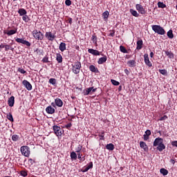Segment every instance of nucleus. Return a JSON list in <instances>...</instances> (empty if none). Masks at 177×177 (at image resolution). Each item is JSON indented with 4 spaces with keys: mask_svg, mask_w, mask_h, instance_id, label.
I'll use <instances>...</instances> for the list:
<instances>
[{
    "mask_svg": "<svg viewBox=\"0 0 177 177\" xmlns=\"http://www.w3.org/2000/svg\"><path fill=\"white\" fill-rule=\"evenodd\" d=\"M153 147H156L158 151L161 152L165 150V145H164V140L160 137L156 138L153 144Z\"/></svg>",
    "mask_w": 177,
    "mask_h": 177,
    "instance_id": "nucleus-1",
    "label": "nucleus"
},
{
    "mask_svg": "<svg viewBox=\"0 0 177 177\" xmlns=\"http://www.w3.org/2000/svg\"><path fill=\"white\" fill-rule=\"evenodd\" d=\"M82 66L81 65V62L76 61L72 64V71L75 74H80V71H81V68Z\"/></svg>",
    "mask_w": 177,
    "mask_h": 177,
    "instance_id": "nucleus-2",
    "label": "nucleus"
},
{
    "mask_svg": "<svg viewBox=\"0 0 177 177\" xmlns=\"http://www.w3.org/2000/svg\"><path fill=\"white\" fill-rule=\"evenodd\" d=\"M152 30L154 31V32L158 34L159 35H164V34H165V30L159 25H153Z\"/></svg>",
    "mask_w": 177,
    "mask_h": 177,
    "instance_id": "nucleus-3",
    "label": "nucleus"
},
{
    "mask_svg": "<svg viewBox=\"0 0 177 177\" xmlns=\"http://www.w3.org/2000/svg\"><path fill=\"white\" fill-rule=\"evenodd\" d=\"M20 151L22 156H24L25 157H30L31 151H30V147L28 146L21 147Z\"/></svg>",
    "mask_w": 177,
    "mask_h": 177,
    "instance_id": "nucleus-4",
    "label": "nucleus"
},
{
    "mask_svg": "<svg viewBox=\"0 0 177 177\" xmlns=\"http://www.w3.org/2000/svg\"><path fill=\"white\" fill-rule=\"evenodd\" d=\"M32 34L35 39H38L39 41H42V39H44V35L41 31L35 30L32 32Z\"/></svg>",
    "mask_w": 177,
    "mask_h": 177,
    "instance_id": "nucleus-5",
    "label": "nucleus"
},
{
    "mask_svg": "<svg viewBox=\"0 0 177 177\" xmlns=\"http://www.w3.org/2000/svg\"><path fill=\"white\" fill-rule=\"evenodd\" d=\"M53 129L56 136H62V135H63V129H62L60 127L54 125L53 126Z\"/></svg>",
    "mask_w": 177,
    "mask_h": 177,
    "instance_id": "nucleus-6",
    "label": "nucleus"
},
{
    "mask_svg": "<svg viewBox=\"0 0 177 177\" xmlns=\"http://www.w3.org/2000/svg\"><path fill=\"white\" fill-rule=\"evenodd\" d=\"M51 106H53V107H56V106H57V107H63V101L60 98H56L55 102L51 103Z\"/></svg>",
    "mask_w": 177,
    "mask_h": 177,
    "instance_id": "nucleus-7",
    "label": "nucleus"
},
{
    "mask_svg": "<svg viewBox=\"0 0 177 177\" xmlns=\"http://www.w3.org/2000/svg\"><path fill=\"white\" fill-rule=\"evenodd\" d=\"M45 37L48 41H50L51 42H53V41H55V38H56V35L52 33V32H46Z\"/></svg>",
    "mask_w": 177,
    "mask_h": 177,
    "instance_id": "nucleus-8",
    "label": "nucleus"
},
{
    "mask_svg": "<svg viewBox=\"0 0 177 177\" xmlns=\"http://www.w3.org/2000/svg\"><path fill=\"white\" fill-rule=\"evenodd\" d=\"M16 42L17 44H22L23 45H26V46H31V43L30 41L24 40V39H20L19 37L15 39Z\"/></svg>",
    "mask_w": 177,
    "mask_h": 177,
    "instance_id": "nucleus-9",
    "label": "nucleus"
},
{
    "mask_svg": "<svg viewBox=\"0 0 177 177\" xmlns=\"http://www.w3.org/2000/svg\"><path fill=\"white\" fill-rule=\"evenodd\" d=\"M136 10H138V12H139L140 13V15H146L147 11L145 9V8L142 7V5L136 4Z\"/></svg>",
    "mask_w": 177,
    "mask_h": 177,
    "instance_id": "nucleus-10",
    "label": "nucleus"
},
{
    "mask_svg": "<svg viewBox=\"0 0 177 177\" xmlns=\"http://www.w3.org/2000/svg\"><path fill=\"white\" fill-rule=\"evenodd\" d=\"M144 61L148 67H153V64H151V62H150V59H149V54L146 53L144 55Z\"/></svg>",
    "mask_w": 177,
    "mask_h": 177,
    "instance_id": "nucleus-11",
    "label": "nucleus"
},
{
    "mask_svg": "<svg viewBox=\"0 0 177 177\" xmlns=\"http://www.w3.org/2000/svg\"><path fill=\"white\" fill-rule=\"evenodd\" d=\"M22 84L25 88H26L27 91H31L32 89V85L28 81L24 80L22 82Z\"/></svg>",
    "mask_w": 177,
    "mask_h": 177,
    "instance_id": "nucleus-12",
    "label": "nucleus"
},
{
    "mask_svg": "<svg viewBox=\"0 0 177 177\" xmlns=\"http://www.w3.org/2000/svg\"><path fill=\"white\" fill-rule=\"evenodd\" d=\"M88 53L93 55V56H100V52L97 50H95L93 48H89L88 50Z\"/></svg>",
    "mask_w": 177,
    "mask_h": 177,
    "instance_id": "nucleus-13",
    "label": "nucleus"
},
{
    "mask_svg": "<svg viewBox=\"0 0 177 177\" xmlns=\"http://www.w3.org/2000/svg\"><path fill=\"white\" fill-rule=\"evenodd\" d=\"M140 147L141 149H143L144 151H149V147L147 144L143 141L140 142Z\"/></svg>",
    "mask_w": 177,
    "mask_h": 177,
    "instance_id": "nucleus-14",
    "label": "nucleus"
},
{
    "mask_svg": "<svg viewBox=\"0 0 177 177\" xmlns=\"http://www.w3.org/2000/svg\"><path fill=\"white\" fill-rule=\"evenodd\" d=\"M17 32V28H14L12 30H8L7 32H4L6 35H8V37H10V35H15Z\"/></svg>",
    "mask_w": 177,
    "mask_h": 177,
    "instance_id": "nucleus-15",
    "label": "nucleus"
},
{
    "mask_svg": "<svg viewBox=\"0 0 177 177\" xmlns=\"http://www.w3.org/2000/svg\"><path fill=\"white\" fill-rule=\"evenodd\" d=\"M46 111L47 114H55V108L50 105L46 108Z\"/></svg>",
    "mask_w": 177,
    "mask_h": 177,
    "instance_id": "nucleus-16",
    "label": "nucleus"
},
{
    "mask_svg": "<svg viewBox=\"0 0 177 177\" xmlns=\"http://www.w3.org/2000/svg\"><path fill=\"white\" fill-rule=\"evenodd\" d=\"M143 48V40L142 39H139L137 41V47L136 49L137 50H140Z\"/></svg>",
    "mask_w": 177,
    "mask_h": 177,
    "instance_id": "nucleus-17",
    "label": "nucleus"
},
{
    "mask_svg": "<svg viewBox=\"0 0 177 177\" xmlns=\"http://www.w3.org/2000/svg\"><path fill=\"white\" fill-rule=\"evenodd\" d=\"M8 103L10 107H13V106H15V96H11L10 98H8Z\"/></svg>",
    "mask_w": 177,
    "mask_h": 177,
    "instance_id": "nucleus-18",
    "label": "nucleus"
},
{
    "mask_svg": "<svg viewBox=\"0 0 177 177\" xmlns=\"http://www.w3.org/2000/svg\"><path fill=\"white\" fill-rule=\"evenodd\" d=\"M129 67H136V61L135 59H130L127 62Z\"/></svg>",
    "mask_w": 177,
    "mask_h": 177,
    "instance_id": "nucleus-19",
    "label": "nucleus"
},
{
    "mask_svg": "<svg viewBox=\"0 0 177 177\" xmlns=\"http://www.w3.org/2000/svg\"><path fill=\"white\" fill-rule=\"evenodd\" d=\"M106 62H107V56L104 55L98 59L97 63L98 64H103V63H106Z\"/></svg>",
    "mask_w": 177,
    "mask_h": 177,
    "instance_id": "nucleus-20",
    "label": "nucleus"
},
{
    "mask_svg": "<svg viewBox=\"0 0 177 177\" xmlns=\"http://www.w3.org/2000/svg\"><path fill=\"white\" fill-rule=\"evenodd\" d=\"M56 60L57 63H63V57L61 53L56 54Z\"/></svg>",
    "mask_w": 177,
    "mask_h": 177,
    "instance_id": "nucleus-21",
    "label": "nucleus"
},
{
    "mask_svg": "<svg viewBox=\"0 0 177 177\" xmlns=\"http://www.w3.org/2000/svg\"><path fill=\"white\" fill-rule=\"evenodd\" d=\"M18 13L19 16H26V15H27V10L24 8H20L18 10Z\"/></svg>",
    "mask_w": 177,
    "mask_h": 177,
    "instance_id": "nucleus-22",
    "label": "nucleus"
},
{
    "mask_svg": "<svg viewBox=\"0 0 177 177\" xmlns=\"http://www.w3.org/2000/svg\"><path fill=\"white\" fill-rule=\"evenodd\" d=\"M59 49L61 50V52H64L66 50V43L62 42L60 43L59 46Z\"/></svg>",
    "mask_w": 177,
    "mask_h": 177,
    "instance_id": "nucleus-23",
    "label": "nucleus"
},
{
    "mask_svg": "<svg viewBox=\"0 0 177 177\" xmlns=\"http://www.w3.org/2000/svg\"><path fill=\"white\" fill-rule=\"evenodd\" d=\"M92 168H93V162H91L89 165L83 170V172H88V171H89V169H92Z\"/></svg>",
    "mask_w": 177,
    "mask_h": 177,
    "instance_id": "nucleus-24",
    "label": "nucleus"
},
{
    "mask_svg": "<svg viewBox=\"0 0 177 177\" xmlns=\"http://www.w3.org/2000/svg\"><path fill=\"white\" fill-rule=\"evenodd\" d=\"M89 70L90 71H91L92 73H99V69L97 68H96L95 66L93 65H91L89 66Z\"/></svg>",
    "mask_w": 177,
    "mask_h": 177,
    "instance_id": "nucleus-25",
    "label": "nucleus"
},
{
    "mask_svg": "<svg viewBox=\"0 0 177 177\" xmlns=\"http://www.w3.org/2000/svg\"><path fill=\"white\" fill-rule=\"evenodd\" d=\"M93 89V87H89L85 89V91H84V96H88L91 92H92V90Z\"/></svg>",
    "mask_w": 177,
    "mask_h": 177,
    "instance_id": "nucleus-26",
    "label": "nucleus"
},
{
    "mask_svg": "<svg viewBox=\"0 0 177 177\" xmlns=\"http://www.w3.org/2000/svg\"><path fill=\"white\" fill-rule=\"evenodd\" d=\"M109 16H110V12H109V11H105L102 13V17L105 21L109 19Z\"/></svg>",
    "mask_w": 177,
    "mask_h": 177,
    "instance_id": "nucleus-27",
    "label": "nucleus"
},
{
    "mask_svg": "<svg viewBox=\"0 0 177 177\" xmlns=\"http://www.w3.org/2000/svg\"><path fill=\"white\" fill-rule=\"evenodd\" d=\"M130 13L132 15V16H134V17H139V13H138V11L133 9H130Z\"/></svg>",
    "mask_w": 177,
    "mask_h": 177,
    "instance_id": "nucleus-28",
    "label": "nucleus"
},
{
    "mask_svg": "<svg viewBox=\"0 0 177 177\" xmlns=\"http://www.w3.org/2000/svg\"><path fill=\"white\" fill-rule=\"evenodd\" d=\"M91 40L93 41V44L97 45V37L96 36V33L93 34Z\"/></svg>",
    "mask_w": 177,
    "mask_h": 177,
    "instance_id": "nucleus-29",
    "label": "nucleus"
},
{
    "mask_svg": "<svg viewBox=\"0 0 177 177\" xmlns=\"http://www.w3.org/2000/svg\"><path fill=\"white\" fill-rule=\"evenodd\" d=\"M106 149L107 150H110L111 151H113L114 150V145L113 143H110L106 145Z\"/></svg>",
    "mask_w": 177,
    "mask_h": 177,
    "instance_id": "nucleus-30",
    "label": "nucleus"
},
{
    "mask_svg": "<svg viewBox=\"0 0 177 177\" xmlns=\"http://www.w3.org/2000/svg\"><path fill=\"white\" fill-rule=\"evenodd\" d=\"M165 55H167L169 57V59H174V55L171 51L167 50L165 51Z\"/></svg>",
    "mask_w": 177,
    "mask_h": 177,
    "instance_id": "nucleus-31",
    "label": "nucleus"
},
{
    "mask_svg": "<svg viewBox=\"0 0 177 177\" xmlns=\"http://www.w3.org/2000/svg\"><path fill=\"white\" fill-rule=\"evenodd\" d=\"M160 172L163 175V176H167V175H168V170L165 168L160 169Z\"/></svg>",
    "mask_w": 177,
    "mask_h": 177,
    "instance_id": "nucleus-32",
    "label": "nucleus"
},
{
    "mask_svg": "<svg viewBox=\"0 0 177 177\" xmlns=\"http://www.w3.org/2000/svg\"><path fill=\"white\" fill-rule=\"evenodd\" d=\"M28 171L27 170H21L20 172H19V175H21V176H23V177H26L27 175H28Z\"/></svg>",
    "mask_w": 177,
    "mask_h": 177,
    "instance_id": "nucleus-33",
    "label": "nucleus"
},
{
    "mask_svg": "<svg viewBox=\"0 0 177 177\" xmlns=\"http://www.w3.org/2000/svg\"><path fill=\"white\" fill-rule=\"evenodd\" d=\"M6 117L8 120L11 122H13V121H15V120L13 119V115H12V113H9L8 114H7Z\"/></svg>",
    "mask_w": 177,
    "mask_h": 177,
    "instance_id": "nucleus-34",
    "label": "nucleus"
},
{
    "mask_svg": "<svg viewBox=\"0 0 177 177\" xmlns=\"http://www.w3.org/2000/svg\"><path fill=\"white\" fill-rule=\"evenodd\" d=\"M160 74H162V75H168V71H167L166 69H159Z\"/></svg>",
    "mask_w": 177,
    "mask_h": 177,
    "instance_id": "nucleus-35",
    "label": "nucleus"
},
{
    "mask_svg": "<svg viewBox=\"0 0 177 177\" xmlns=\"http://www.w3.org/2000/svg\"><path fill=\"white\" fill-rule=\"evenodd\" d=\"M19 138L20 137L19 136V135L14 134V135L12 136V140L13 142H17V140H19Z\"/></svg>",
    "mask_w": 177,
    "mask_h": 177,
    "instance_id": "nucleus-36",
    "label": "nucleus"
},
{
    "mask_svg": "<svg viewBox=\"0 0 177 177\" xmlns=\"http://www.w3.org/2000/svg\"><path fill=\"white\" fill-rule=\"evenodd\" d=\"M49 84H51V85H55L56 82H57V80H56L55 78H50L48 80Z\"/></svg>",
    "mask_w": 177,
    "mask_h": 177,
    "instance_id": "nucleus-37",
    "label": "nucleus"
},
{
    "mask_svg": "<svg viewBox=\"0 0 177 177\" xmlns=\"http://www.w3.org/2000/svg\"><path fill=\"white\" fill-rule=\"evenodd\" d=\"M167 37L170 38V39H172V38H174V32H172V30H169L167 32Z\"/></svg>",
    "mask_w": 177,
    "mask_h": 177,
    "instance_id": "nucleus-38",
    "label": "nucleus"
},
{
    "mask_svg": "<svg viewBox=\"0 0 177 177\" xmlns=\"http://www.w3.org/2000/svg\"><path fill=\"white\" fill-rule=\"evenodd\" d=\"M22 20H24L25 23H28V21H30V17H28L26 14L22 17Z\"/></svg>",
    "mask_w": 177,
    "mask_h": 177,
    "instance_id": "nucleus-39",
    "label": "nucleus"
},
{
    "mask_svg": "<svg viewBox=\"0 0 177 177\" xmlns=\"http://www.w3.org/2000/svg\"><path fill=\"white\" fill-rule=\"evenodd\" d=\"M120 52H122V53H128V50H127V48L124 47V46H120Z\"/></svg>",
    "mask_w": 177,
    "mask_h": 177,
    "instance_id": "nucleus-40",
    "label": "nucleus"
},
{
    "mask_svg": "<svg viewBox=\"0 0 177 177\" xmlns=\"http://www.w3.org/2000/svg\"><path fill=\"white\" fill-rule=\"evenodd\" d=\"M111 82L113 85H114L115 86H118V85H120V82H118L115 80H111Z\"/></svg>",
    "mask_w": 177,
    "mask_h": 177,
    "instance_id": "nucleus-41",
    "label": "nucleus"
},
{
    "mask_svg": "<svg viewBox=\"0 0 177 177\" xmlns=\"http://www.w3.org/2000/svg\"><path fill=\"white\" fill-rule=\"evenodd\" d=\"M71 158L72 160H77V153L74 151H72L71 153Z\"/></svg>",
    "mask_w": 177,
    "mask_h": 177,
    "instance_id": "nucleus-42",
    "label": "nucleus"
},
{
    "mask_svg": "<svg viewBox=\"0 0 177 177\" xmlns=\"http://www.w3.org/2000/svg\"><path fill=\"white\" fill-rule=\"evenodd\" d=\"M158 8H162V9H164V8H167V6L161 1H159L158 3Z\"/></svg>",
    "mask_w": 177,
    "mask_h": 177,
    "instance_id": "nucleus-43",
    "label": "nucleus"
},
{
    "mask_svg": "<svg viewBox=\"0 0 177 177\" xmlns=\"http://www.w3.org/2000/svg\"><path fill=\"white\" fill-rule=\"evenodd\" d=\"M81 150H82V147L81 146V145H79L77 147L75 148V152L81 153Z\"/></svg>",
    "mask_w": 177,
    "mask_h": 177,
    "instance_id": "nucleus-44",
    "label": "nucleus"
},
{
    "mask_svg": "<svg viewBox=\"0 0 177 177\" xmlns=\"http://www.w3.org/2000/svg\"><path fill=\"white\" fill-rule=\"evenodd\" d=\"M100 140H104V131H102L101 134L99 135Z\"/></svg>",
    "mask_w": 177,
    "mask_h": 177,
    "instance_id": "nucleus-45",
    "label": "nucleus"
},
{
    "mask_svg": "<svg viewBox=\"0 0 177 177\" xmlns=\"http://www.w3.org/2000/svg\"><path fill=\"white\" fill-rule=\"evenodd\" d=\"M41 62H43V63H49V57H48L47 56L44 57Z\"/></svg>",
    "mask_w": 177,
    "mask_h": 177,
    "instance_id": "nucleus-46",
    "label": "nucleus"
},
{
    "mask_svg": "<svg viewBox=\"0 0 177 177\" xmlns=\"http://www.w3.org/2000/svg\"><path fill=\"white\" fill-rule=\"evenodd\" d=\"M71 127H73V124L71 123H68L67 124H66L64 128H66V129H68L70 131Z\"/></svg>",
    "mask_w": 177,
    "mask_h": 177,
    "instance_id": "nucleus-47",
    "label": "nucleus"
},
{
    "mask_svg": "<svg viewBox=\"0 0 177 177\" xmlns=\"http://www.w3.org/2000/svg\"><path fill=\"white\" fill-rule=\"evenodd\" d=\"M17 71L19 73H21V74H26V73H27L26 71H25L24 69L21 68H19Z\"/></svg>",
    "mask_w": 177,
    "mask_h": 177,
    "instance_id": "nucleus-48",
    "label": "nucleus"
},
{
    "mask_svg": "<svg viewBox=\"0 0 177 177\" xmlns=\"http://www.w3.org/2000/svg\"><path fill=\"white\" fill-rule=\"evenodd\" d=\"M65 5H66V6H71V0H66L65 1Z\"/></svg>",
    "mask_w": 177,
    "mask_h": 177,
    "instance_id": "nucleus-49",
    "label": "nucleus"
},
{
    "mask_svg": "<svg viewBox=\"0 0 177 177\" xmlns=\"http://www.w3.org/2000/svg\"><path fill=\"white\" fill-rule=\"evenodd\" d=\"M4 48L6 51L10 50V46L9 44H6Z\"/></svg>",
    "mask_w": 177,
    "mask_h": 177,
    "instance_id": "nucleus-50",
    "label": "nucleus"
},
{
    "mask_svg": "<svg viewBox=\"0 0 177 177\" xmlns=\"http://www.w3.org/2000/svg\"><path fill=\"white\" fill-rule=\"evenodd\" d=\"M167 118L168 116H167V115H165L159 119V121H164V120H167Z\"/></svg>",
    "mask_w": 177,
    "mask_h": 177,
    "instance_id": "nucleus-51",
    "label": "nucleus"
},
{
    "mask_svg": "<svg viewBox=\"0 0 177 177\" xmlns=\"http://www.w3.org/2000/svg\"><path fill=\"white\" fill-rule=\"evenodd\" d=\"M77 158L80 161H82V154L81 152L77 153Z\"/></svg>",
    "mask_w": 177,
    "mask_h": 177,
    "instance_id": "nucleus-52",
    "label": "nucleus"
},
{
    "mask_svg": "<svg viewBox=\"0 0 177 177\" xmlns=\"http://www.w3.org/2000/svg\"><path fill=\"white\" fill-rule=\"evenodd\" d=\"M145 135H147L148 136H150V135H151V131L150 130H147L145 132Z\"/></svg>",
    "mask_w": 177,
    "mask_h": 177,
    "instance_id": "nucleus-53",
    "label": "nucleus"
},
{
    "mask_svg": "<svg viewBox=\"0 0 177 177\" xmlns=\"http://www.w3.org/2000/svg\"><path fill=\"white\" fill-rule=\"evenodd\" d=\"M149 136H147V135H146V134H144L143 135V139H144V140H149Z\"/></svg>",
    "mask_w": 177,
    "mask_h": 177,
    "instance_id": "nucleus-54",
    "label": "nucleus"
},
{
    "mask_svg": "<svg viewBox=\"0 0 177 177\" xmlns=\"http://www.w3.org/2000/svg\"><path fill=\"white\" fill-rule=\"evenodd\" d=\"M171 145L175 147H177V140L176 141H172L171 142Z\"/></svg>",
    "mask_w": 177,
    "mask_h": 177,
    "instance_id": "nucleus-55",
    "label": "nucleus"
},
{
    "mask_svg": "<svg viewBox=\"0 0 177 177\" xmlns=\"http://www.w3.org/2000/svg\"><path fill=\"white\" fill-rule=\"evenodd\" d=\"M28 162H30V164H31V165H32L35 162V160L30 158L28 160Z\"/></svg>",
    "mask_w": 177,
    "mask_h": 177,
    "instance_id": "nucleus-56",
    "label": "nucleus"
},
{
    "mask_svg": "<svg viewBox=\"0 0 177 177\" xmlns=\"http://www.w3.org/2000/svg\"><path fill=\"white\" fill-rule=\"evenodd\" d=\"M115 35V30H112V32L109 34L110 37H114Z\"/></svg>",
    "mask_w": 177,
    "mask_h": 177,
    "instance_id": "nucleus-57",
    "label": "nucleus"
},
{
    "mask_svg": "<svg viewBox=\"0 0 177 177\" xmlns=\"http://www.w3.org/2000/svg\"><path fill=\"white\" fill-rule=\"evenodd\" d=\"M68 23H69V24H73V18H68Z\"/></svg>",
    "mask_w": 177,
    "mask_h": 177,
    "instance_id": "nucleus-58",
    "label": "nucleus"
},
{
    "mask_svg": "<svg viewBox=\"0 0 177 177\" xmlns=\"http://www.w3.org/2000/svg\"><path fill=\"white\" fill-rule=\"evenodd\" d=\"M170 162H171V164H173V165H175V162H176V161H175L174 159H171V160H170Z\"/></svg>",
    "mask_w": 177,
    "mask_h": 177,
    "instance_id": "nucleus-59",
    "label": "nucleus"
},
{
    "mask_svg": "<svg viewBox=\"0 0 177 177\" xmlns=\"http://www.w3.org/2000/svg\"><path fill=\"white\" fill-rule=\"evenodd\" d=\"M124 73L127 75H129V71L128 69H124Z\"/></svg>",
    "mask_w": 177,
    "mask_h": 177,
    "instance_id": "nucleus-60",
    "label": "nucleus"
},
{
    "mask_svg": "<svg viewBox=\"0 0 177 177\" xmlns=\"http://www.w3.org/2000/svg\"><path fill=\"white\" fill-rule=\"evenodd\" d=\"M3 48H5V44H0V48L3 49Z\"/></svg>",
    "mask_w": 177,
    "mask_h": 177,
    "instance_id": "nucleus-61",
    "label": "nucleus"
},
{
    "mask_svg": "<svg viewBox=\"0 0 177 177\" xmlns=\"http://www.w3.org/2000/svg\"><path fill=\"white\" fill-rule=\"evenodd\" d=\"M154 57V53L151 52L150 53V57Z\"/></svg>",
    "mask_w": 177,
    "mask_h": 177,
    "instance_id": "nucleus-62",
    "label": "nucleus"
},
{
    "mask_svg": "<svg viewBox=\"0 0 177 177\" xmlns=\"http://www.w3.org/2000/svg\"><path fill=\"white\" fill-rule=\"evenodd\" d=\"M96 91H97V88H93V89L91 90V92H96Z\"/></svg>",
    "mask_w": 177,
    "mask_h": 177,
    "instance_id": "nucleus-63",
    "label": "nucleus"
},
{
    "mask_svg": "<svg viewBox=\"0 0 177 177\" xmlns=\"http://www.w3.org/2000/svg\"><path fill=\"white\" fill-rule=\"evenodd\" d=\"M82 160H80V161H85V156H84V157H82Z\"/></svg>",
    "mask_w": 177,
    "mask_h": 177,
    "instance_id": "nucleus-64",
    "label": "nucleus"
}]
</instances>
